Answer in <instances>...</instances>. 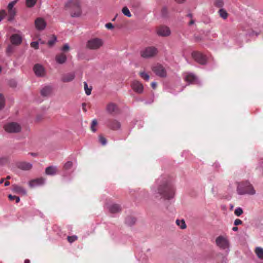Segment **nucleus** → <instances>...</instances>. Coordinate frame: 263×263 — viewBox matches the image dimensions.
<instances>
[{
    "label": "nucleus",
    "mask_w": 263,
    "mask_h": 263,
    "mask_svg": "<svg viewBox=\"0 0 263 263\" xmlns=\"http://www.w3.org/2000/svg\"><path fill=\"white\" fill-rule=\"evenodd\" d=\"M156 194L164 200H170L175 195V189L172 183L167 180H163L158 185Z\"/></svg>",
    "instance_id": "1"
},
{
    "label": "nucleus",
    "mask_w": 263,
    "mask_h": 263,
    "mask_svg": "<svg viewBox=\"0 0 263 263\" xmlns=\"http://www.w3.org/2000/svg\"><path fill=\"white\" fill-rule=\"evenodd\" d=\"M65 8L72 17H79L82 15V11L79 0L68 1L65 5Z\"/></svg>",
    "instance_id": "2"
},
{
    "label": "nucleus",
    "mask_w": 263,
    "mask_h": 263,
    "mask_svg": "<svg viewBox=\"0 0 263 263\" xmlns=\"http://www.w3.org/2000/svg\"><path fill=\"white\" fill-rule=\"evenodd\" d=\"M237 191L238 194L239 195H254L255 194V191L252 185L247 181L238 183Z\"/></svg>",
    "instance_id": "3"
},
{
    "label": "nucleus",
    "mask_w": 263,
    "mask_h": 263,
    "mask_svg": "<svg viewBox=\"0 0 263 263\" xmlns=\"http://www.w3.org/2000/svg\"><path fill=\"white\" fill-rule=\"evenodd\" d=\"M104 44V41L99 37H93L89 39L86 43V47L92 50L99 49Z\"/></svg>",
    "instance_id": "4"
},
{
    "label": "nucleus",
    "mask_w": 263,
    "mask_h": 263,
    "mask_svg": "<svg viewBox=\"0 0 263 263\" xmlns=\"http://www.w3.org/2000/svg\"><path fill=\"white\" fill-rule=\"evenodd\" d=\"M216 246L221 250H228L230 247V241L227 236L220 235L215 239Z\"/></svg>",
    "instance_id": "5"
},
{
    "label": "nucleus",
    "mask_w": 263,
    "mask_h": 263,
    "mask_svg": "<svg viewBox=\"0 0 263 263\" xmlns=\"http://www.w3.org/2000/svg\"><path fill=\"white\" fill-rule=\"evenodd\" d=\"M4 128L7 133L11 134L18 133L22 130L21 125L14 122H8L5 124Z\"/></svg>",
    "instance_id": "6"
},
{
    "label": "nucleus",
    "mask_w": 263,
    "mask_h": 263,
    "mask_svg": "<svg viewBox=\"0 0 263 263\" xmlns=\"http://www.w3.org/2000/svg\"><path fill=\"white\" fill-rule=\"evenodd\" d=\"M158 53V50L154 47H148L140 51V55L144 59L151 58Z\"/></svg>",
    "instance_id": "7"
},
{
    "label": "nucleus",
    "mask_w": 263,
    "mask_h": 263,
    "mask_svg": "<svg viewBox=\"0 0 263 263\" xmlns=\"http://www.w3.org/2000/svg\"><path fill=\"white\" fill-rule=\"evenodd\" d=\"M192 56L194 60L200 64L204 65L206 63L207 59L206 57L200 52H193Z\"/></svg>",
    "instance_id": "8"
},
{
    "label": "nucleus",
    "mask_w": 263,
    "mask_h": 263,
    "mask_svg": "<svg viewBox=\"0 0 263 263\" xmlns=\"http://www.w3.org/2000/svg\"><path fill=\"white\" fill-rule=\"evenodd\" d=\"M33 70L35 74L39 77H43L46 74L45 68L40 64H35L33 67Z\"/></svg>",
    "instance_id": "9"
},
{
    "label": "nucleus",
    "mask_w": 263,
    "mask_h": 263,
    "mask_svg": "<svg viewBox=\"0 0 263 263\" xmlns=\"http://www.w3.org/2000/svg\"><path fill=\"white\" fill-rule=\"evenodd\" d=\"M152 70L156 74L160 77L164 78L166 76V71L163 66L161 65L158 64L154 66Z\"/></svg>",
    "instance_id": "10"
},
{
    "label": "nucleus",
    "mask_w": 263,
    "mask_h": 263,
    "mask_svg": "<svg viewBox=\"0 0 263 263\" xmlns=\"http://www.w3.org/2000/svg\"><path fill=\"white\" fill-rule=\"evenodd\" d=\"M16 167L23 171H29L32 168L31 163L26 161H18L16 163Z\"/></svg>",
    "instance_id": "11"
},
{
    "label": "nucleus",
    "mask_w": 263,
    "mask_h": 263,
    "mask_svg": "<svg viewBox=\"0 0 263 263\" xmlns=\"http://www.w3.org/2000/svg\"><path fill=\"white\" fill-rule=\"evenodd\" d=\"M133 90L137 93H141L143 91V86L139 81L135 80L131 84Z\"/></svg>",
    "instance_id": "12"
},
{
    "label": "nucleus",
    "mask_w": 263,
    "mask_h": 263,
    "mask_svg": "<svg viewBox=\"0 0 263 263\" xmlns=\"http://www.w3.org/2000/svg\"><path fill=\"white\" fill-rule=\"evenodd\" d=\"M106 111L110 114H115L119 111L118 105L113 102H109L106 105Z\"/></svg>",
    "instance_id": "13"
},
{
    "label": "nucleus",
    "mask_w": 263,
    "mask_h": 263,
    "mask_svg": "<svg viewBox=\"0 0 263 263\" xmlns=\"http://www.w3.org/2000/svg\"><path fill=\"white\" fill-rule=\"evenodd\" d=\"M11 44L14 46H18L22 42V36L17 33L13 34L10 37Z\"/></svg>",
    "instance_id": "14"
},
{
    "label": "nucleus",
    "mask_w": 263,
    "mask_h": 263,
    "mask_svg": "<svg viewBox=\"0 0 263 263\" xmlns=\"http://www.w3.org/2000/svg\"><path fill=\"white\" fill-rule=\"evenodd\" d=\"M107 126L112 130H118L120 128V123L115 119L109 120L107 123Z\"/></svg>",
    "instance_id": "15"
},
{
    "label": "nucleus",
    "mask_w": 263,
    "mask_h": 263,
    "mask_svg": "<svg viewBox=\"0 0 263 263\" xmlns=\"http://www.w3.org/2000/svg\"><path fill=\"white\" fill-rule=\"evenodd\" d=\"M35 26L36 29L42 30L44 29L46 26L45 21L41 17H38L35 20Z\"/></svg>",
    "instance_id": "16"
},
{
    "label": "nucleus",
    "mask_w": 263,
    "mask_h": 263,
    "mask_svg": "<svg viewBox=\"0 0 263 263\" xmlns=\"http://www.w3.org/2000/svg\"><path fill=\"white\" fill-rule=\"evenodd\" d=\"M157 32L160 36H166L170 34L171 31L166 26H160L157 28Z\"/></svg>",
    "instance_id": "17"
},
{
    "label": "nucleus",
    "mask_w": 263,
    "mask_h": 263,
    "mask_svg": "<svg viewBox=\"0 0 263 263\" xmlns=\"http://www.w3.org/2000/svg\"><path fill=\"white\" fill-rule=\"evenodd\" d=\"M75 78V74L74 72H69L64 74L61 78V81L64 83H68L71 82Z\"/></svg>",
    "instance_id": "18"
},
{
    "label": "nucleus",
    "mask_w": 263,
    "mask_h": 263,
    "mask_svg": "<svg viewBox=\"0 0 263 263\" xmlns=\"http://www.w3.org/2000/svg\"><path fill=\"white\" fill-rule=\"evenodd\" d=\"M45 179L41 177L35 179L31 180L29 182V185L30 187H33L37 185H41L44 183Z\"/></svg>",
    "instance_id": "19"
},
{
    "label": "nucleus",
    "mask_w": 263,
    "mask_h": 263,
    "mask_svg": "<svg viewBox=\"0 0 263 263\" xmlns=\"http://www.w3.org/2000/svg\"><path fill=\"white\" fill-rule=\"evenodd\" d=\"M12 191L16 194H20L23 195L26 194V191L25 189L23 187L16 184H13L12 185Z\"/></svg>",
    "instance_id": "20"
},
{
    "label": "nucleus",
    "mask_w": 263,
    "mask_h": 263,
    "mask_svg": "<svg viewBox=\"0 0 263 263\" xmlns=\"http://www.w3.org/2000/svg\"><path fill=\"white\" fill-rule=\"evenodd\" d=\"M109 211L111 213H117L121 211V207L120 204H112L108 207Z\"/></svg>",
    "instance_id": "21"
},
{
    "label": "nucleus",
    "mask_w": 263,
    "mask_h": 263,
    "mask_svg": "<svg viewBox=\"0 0 263 263\" xmlns=\"http://www.w3.org/2000/svg\"><path fill=\"white\" fill-rule=\"evenodd\" d=\"M66 60L67 57L64 53L58 54L55 57L56 62L60 64H64L66 62Z\"/></svg>",
    "instance_id": "22"
},
{
    "label": "nucleus",
    "mask_w": 263,
    "mask_h": 263,
    "mask_svg": "<svg viewBox=\"0 0 263 263\" xmlns=\"http://www.w3.org/2000/svg\"><path fill=\"white\" fill-rule=\"evenodd\" d=\"M52 90L51 86H46L41 89V94L43 97H48L51 93Z\"/></svg>",
    "instance_id": "23"
},
{
    "label": "nucleus",
    "mask_w": 263,
    "mask_h": 263,
    "mask_svg": "<svg viewBox=\"0 0 263 263\" xmlns=\"http://www.w3.org/2000/svg\"><path fill=\"white\" fill-rule=\"evenodd\" d=\"M57 171V167L53 166L47 167L45 170V173L48 175H54Z\"/></svg>",
    "instance_id": "24"
},
{
    "label": "nucleus",
    "mask_w": 263,
    "mask_h": 263,
    "mask_svg": "<svg viewBox=\"0 0 263 263\" xmlns=\"http://www.w3.org/2000/svg\"><path fill=\"white\" fill-rule=\"evenodd\" d=\"M196 80V77L192 73L187 74L185 78L186 81L191 83L195 82Z\"/></svg>",
    "instance_id": "25"
},
{
    "label": "nucleus",
    "mask_w": 263,
    "mask_h": 263,
    "mask_svg": "<svg viewBox=\"0 0 263 263\" xmlns=\"http://www.w3.org/2000/svg\"><path fill=\"white\" fill-rule=\"evenodd\" d=\"M8 21L11 22L13 20L16 15L15 9H8Z\"/></svg>",
    "instance_id": "26"
},
{
    "label": "nucleus",
    "mask_w": 263,
    "mask_h": 263,
    "mask_svg": "<svg viewBox=\"0 0 263 263\" xmlns=\"http://www.w3.org/2000/svg\"><path fill=\"white\" fill-rule=\"evenodd\" d=\"M254 252L259 258L263 259V248L259 247H256Z\"/></svg>",
    "instance_id": "27"
},
{
    "label": "nucleus",
    "mask_w": 263,
    "mask_h": 263,
    "mask_svg": "<svg viewBox=\"0 0 263 263\" xmlns=\"http://www.w3.org/2000/svg\"><path fill=\"white\" fill-rule=\"evenodd\" d=\"M136 219L132 216H127L125 219V222L129 226H132L136 222Z\"/></svg>",
    "instance_id": "28"
},
{
    "label": "nucleus",
    "mask_w": 263,
    "mask_h": 263,
    "mask_svg": "<svg viewBox=\"0 0 263 263\" xmlns=\"http://www.w3.org/2000/svg\"><path fill=\"white\" fill-rule=\"evenodd\" d=\"M176 224L182 229H185L186 226L184 220H176Z\"/></svg>",
    "instance_id": "29"
},
{
    "label": "nucleus",
    "mask_w": 263,
    "mask_h": 263,
    "mask_svg": "<svg viewBox=\"0 0 263 263\" xmlns=\"http://www.w3.org/2000/svg\"><path fill=\"white\" fill-rule=\"evenodd\" d=\"M219 14L220 17L223 19H226L228 16V13L223 9H220L219 10Z\"/></svg>",
    "instance_id": "30"
},
{
    "label": "nucleus",
    "mask_w": 263,
    "mask_h": 263,
    "mask_svg": "<svg viewBox=\"0 0 263 263\" xmlns=\"http://www.w3.org/2000/svg\"><path fill=\"white\" fill-rule=\"evenodd\" d=\"M37 0H26V4L27 7L31 8L36 3Z\"/></svg>",
    "instance_id": "31"
},
{
    "label": "nucleus",
    "mask_w": 263,
    "mask_h": 263,
    "mask_svg": "<svg viewBox=\"0 0 263 263\" xmlns=\"http://www.w3.org/2000/svg\"><path fill=\"white\" fill-rule=\"evenodd\" d=\"M122 11L123 13L126 16L128 17H130L132 16V14L127 7H124L122 8Z\"/></svg>",
    "instance_id": "32"
},
{
    "label": "nucleus",
    "mask_w": 263,
    "mask_h": 263,
    "mask_svg": "<svg viewBox=\"0 0 263 263\" xmlns=\"http://www.w3.org/2000/svg\"><path fill=\"white\" fill-rule=\"evenodd\" d=\"M84 86L85 93L87 95H90L91 92V87H88L87 83L86 82H84Z\"/></svg>",
    "instance_id": "33"
},
{
    "label": "nucleus",
    "mask_w": 263,
    "mask_h": 263,
    "mask_svg": "<svg viewBox=\"0 0 263 263\" xmlns=\"http://www.w3.org/2000/svg\"><path fill=\"white\" fill-rule=\"evenodd\" d=\"M9 162V159L7 157H3L0 158V165H3L7 164Z\"/></svg>",
    "instance_id": "34"
},
{
    "label": "nucleus",
    "mask_w": 263,
    "mask_h": 263,
    "mask_svg": "<svg viewBox=\"0 0 263 263\" xmlns=\"http://www.w3.org/2000/svg\"><path fill=\"white\" fill-rule=\"evenodd\" d=\"M13 50H14L13 45L9 44L6 49V52L7 54L10 55L13 52Z\"/></svg>",
    "instance_id": "35"
},
{
    "label": "nucleus",
    "mask_w": 263,
    "mask_h": 263,
    "mask_svg": "<svg viewBox=\"0 0 263 263\" xmlns=\"http://www.w3.org/2000/svg\"><path fill=\"white\" fill-rule=\"evenodd\" d=\"M139 75L142 79H143L145 81H148L149 80V75L144 72H140Z\"/></svg>",
    "instance_id": "36"
},
{
    "label": "nucleus",
    "mask_w": 263,
    "mask_h": 263,
    "mask_svg": "<svg viewBox=\"0 0 263 263\" xmlns=\"http://www.w3.org/2000/svg\"><path fill=\"white\" fill-rule=\"evenodd\" d=\"M5 106V98L2 94H0V109L4 108Z\"/></svg>",
    "instance_id": "37"
},
{
    "label": "nucleus",
    "mask_w": 263,
    "mask_h": 263,
    "mask_svg": "<svg viewBox=\"0 0 263 263\" xmlns=\"http://www.w3.org/2000/svg\"><path fill=\"white\" fill-rule=\"evenodd\" d=\"M67 239L69 242L72 243L78 239V237L76 235H73L71 236H68Z\"/></svg>",
    "instance_id": "38"
},
{
    "label": "nucleus",
    "mask_w": 263,
    "mask_h": 263,
    "mask_svg": "<svg viewBox=\"0 0 263 263\" xmlns=\"http://www.w3.org/2000/svg\"><path fill=\"white\" fill-rule=\"evenodd\" d=\"M8 198L11 201H12L13 200H15V202L16 203H18L20 201V199L17 196H13V195H9L8 196Z\"/></svg>",
    "instance_id": "39"
},
{
    "label": "nucleus",
    "mask_w": 263,
    "mask_h": 263,
    "mask_svg": "<svg viewBox=\"0 0 263 263\" xmlns=\"http://www.w3.org/2000/svg\"><path fill=\"white\" fill-rule=\"evenodd\" d=\"M99 142L101 143L102 145H105L107 143L105 138L102 136V135L99 136Z\"/></svg>",
    "instance_id": "40"
},
{
    "label": "nucleus",
    "mask_w": 263,
    "mask_h": 263,
    "mask_svg": "<svg viewBox=\"0 0 263 263\" xmlns=\"http://www.w3.org/2000/svg\"><path fill=\"white\" fill-rule=\"evenodd\" d=\"M97 125V121L96 119L93 120L91 123V129L93 132H95L96 131V128L95 127Z\"/></svg>",
    "instance_id": "41"
},
{
    "label": "nucleus",
    "mask_w": 263,
    "mask_h": 263,
    "mask_svg": "<svg viewBox=\"0 0 263 263\" xmlns=\"http://www.w3.org/2000/svg\"><path fill=\"white\" fill-rule=\"evenodd\" d=\"M6 15L7 13L5 10H1L0 11V22L6 17Z\"/></svg>",
    "instance_id": "42"
},
{
    "label": "nucleus",
    "mask_w": 263,
    "mask_h": 263,
    "mask_svg": "<svg viewBox=\"0 0 263 263\" xmlns=\"http://www.w3.org/2000/svg\"><path fill=\"white\" fill-rule=\"evenodd\" d=\"M234 213L236 216H239L243 213L242 209L241 208H238L235 210Z\"/></svg>",
    "instance_id": "43"
},
{
    "label": "nucleus",
    "mask_w": 263,
    "mask_h": 263,
    "mask_svg": "<svg viewBox=\"0 0 263 263\" xmlns=\"http://www.w3.org/2000/svg\"><path fill=\"white\" fill-rule=\"evenodd\" d=\"M214 5L218 7H221L223 5V2L222 0H215Z\"/></svg>",
    "instance_id": "44"
},
{
    "label": "nucleus",
    "mask_w": 263,
    "mask_h": 263,
    "mask_svg": "<svg viewBox=\"0 0 263 263\" xmlns=\"http://www.w3.org/2000/svg\"><path fill=\"white\" fill-rule=\"evenodd\" d=\"M56 40H57V38H56V37H55V36H53V38H52L51 40H49V41H48V45L50 47H51V46H53V45L55 44V42H56Z\"/></svg>",
    "instance_id": "45"
},
{
    "label": "nucleus",
    "mask_w": 263,
    "mask_h": 263,
    "mask_svg": "<svg viewBox=\"0 0 263 263\" xmlns=\"http://www.w3.org/2000/svg\"><path fill=\"white\" fill-rule=\"evenodd\" d=\"M30 46L31 47L34 48L35 49H39V42H32L30 44Z\"/></svg>",
    "instance_id": "46"
},
{
    "label": "nucleus",
    "mask_w": 263,
    "mask_h": 263,
    "mask_svg": "<svg viewBox=\"0 0 263 263\" xmlns=\"http://www.w3.org/2000/svg\"><path fill=\"white\" fill-rule=\"evenodd\" d=\"M72 163L71 161H68L64 165V168L65 170H68L72 167Z\"/></svg>",
    "instance_id": "47"
},
{
    "label": "nucleus",
    "mask_w": 263,
    "mask_h": 263,
    "mask_svg": "<svg viewBox=\"0 0 263 263\" xmlns=\"http://www.w3.org/2000/svg\"><path fill=\"white\" fill-rule=\"evenodd\" d=\"M16 3V1H14L10 2L8 5V9H15L14 8H13V7Z\"/></svg>",
    "instance_id": "48"
},
{
    "label": "nucleus",
    "mask_w": 263,
    "mask_h": 263,
    "mask_svg": "<svg viewBox=\"0 0 263 263\" xmlns=\"http://www.w3.org/2000/svg\"><path fill=\"white\" fill-rule=\"evenodd\" d=\"M105 27L108 29H112L114 28V26L111 23H108L105 24Z\"/></svg>",
    "instance_id": "49"
},
{
    "label": "nucleus",
    "mask_w": 263,
    "mask_h": 263,
    "mask_svg": "<svg viewBox=\"0 0 263 263\" xmlns=\"http://www.w3.org/2000/svg\"><path fill=\"white\" fill-rule=\"evenodd\" d=\"M69 46H68V45L67 44H64L62 49V50L63 51H67L69 50Z\"/></svg>",
    "instance_id": "50"
},
{
    "label": "nucleus",
    "mask_w": 263,
    "mask_h": 263,
    "mask_svg": "<svg viewBox=\"0 0 263 263\" xmlns=\"http://www.w3.org/2000/svg\"><path fill=\"white\" fill-rule=\"evenodd\" d=\"M242 221L239 219H236L234 221V224L236 226L241 224L242 223Z\"/></svg>",
    "instance_id": "51"
},
{
    "label": "nucleus",
    "mask_w": 263,
    "mask_h": 263,
    "mask_svg": "<svg viewBox=\"0 0 263 263\" xmlns=\"http://www.w3.org/2000/svg\"><path fill=\"white\" fill-rule=\"evenodd\" d=\"M151 86L153 89H155L157 87V83L153 82L151 83Z\"/></svg>",
    "instance_id": "52"
},
{
    "label": "nucleus",
    "mask_w": 263,
    "mask_h": 263,
    "mask_svg": "<svg viewBox=\"0 0 263 263\" xmlns=\"http://www.w3.org/2000/svg\"><path fill=\"white\" fill-rule=\"evenodd\" d=\"M86 104L85 103H82V108L84 111L86 112L87 111L86 108Z\"/></svg>",
    "instance_id": "53"
},
{
    "label": "nucleus",
    "mask_w": 263,
    "mask_h": 263,
    "mask_svg": "<svg viewBox=\"0 0 263 263\" xmlns=\"http://www.w3.org/2000/svg\"><path fill=\"white\" fill-rule=\"evenodd\" d=\"M176 2L178 3H182L185 2L186 0H175Z\"/></svg>",
    "instance_id": "54"
},
{
    "label": "nucleus",
    "mask_w": 263,
    "mask_h": 263,
    "mask_svg": "<svg viewBox=\"0 0 263 263\" xmlns=\"http://www.w3.org/2000/svg\"><path fill=\"white\" fill-rule=\"evenodd\" d=\"M194 23H195V22H194V21L193 20H191L190 21V22H189V25H192L194 24Z\"/></svg>",
    "instance_id": "55"
},
{
    "label": "nucleus",
    "mask_w": 263,
    "mask_h": 263,
    "mask_svg": "<svg viewBox=\"0 0 263 263\" xmlns=\"http://www.w3.org/2000/svg\"><path fill=\"white\" fill-rule=\"evenodd\" d=\"M10 185V182L8 181H7L5 183V186H7Z\"/></svg>",
    "instance_id": "56"
},
{
    "label": "nucleus",
    "mask_w": 263,
    "mask_h": 263,
    "mask_svg": "<svg viewBox=\"0 0 263 263\" xmlns=\"http://www.w3.org/2000/svg\"><path fill=\"white\" fill-rule=\"evenodd\" d=\"M30 154L32 156H34V157H35L37 156V154L36 153H30Z\"/></svg>",
    "instance_id": "57"
},
{
    "label": "nucleus",
    "mask_w": 263,
    "mask_h": 263,
    "mask_svg": "<svg viewBox=\"0 0 263 263\" xmlns=\"http://www.w3.org/2000/svg\"><path fill=\"white\" fill-rule=\"evenodd\" d=\"M232 230L234 231H237L238 230V228L237 227H234L232 228Z\"/></svg>",
    "instance_id": "58"
},
{
    "label": "nucleus",
    "mask_w": 263,
    "mask_h": 263,
    "mask_svg": "<svg viewBox=\"0 0 263 263\" xmlns=\"http://www.w3.org/2000/svg\"><path fill=\"white\" fill-rule=\"evenodd\" d=\"M4 180H5L4 178H2L0 180V183H3L4 181Z\"/></svg>",
    "instance_id": "59"
},
{
    "label": "nucleus",
    "mask_w": 263,
    "mask_h": 263,
    "mask_svg": "<svg viewBox=\"0 0 263 263\" xmlns=\"http://www.w3.org/2000/svg\"><path fill=\"white\" fill-rule=\"evenodd\" d=\"M25 263H30V260L29 259H26L25 260Z\"/></svg>",
    "instance_id": "60"
},
{
    "label": "nucleus",
    "mask_w": 263,
    "mask_h": 263,
    "mask_svg": "<svg viewBox=\"0 0 263 263\" xmlns=\"http://www.w3.org/2000/svg\"><path fill=\"white\" fill-rule=\"evenodd\" d=\"M187 16L192 18V14H189L187 15Z\"/></svg>",
    "instance_id": "61"
},
{
    "label": "nucleus",
    "mask_w": 263,
    "mask_h": 263,
    "mask_svg": "<svg viewBox=\"0 0 263 263\" xmlns=\"http://www.w3.org/2000/svg\"><path fill=\"white\" fill-rule=\"evenodd\" d=\"M7 180H9L10 179V176H8L6 178Z\"/></svg>",
    "instance_id": "62"
},
{
    "label": "nucleus",
    "mask_w": 263,
    "mask_h": 263,
    "mask_svg": "<svg viewBox=\"0 0 263 263\" xmlns=\"http://www.w3.org/2000/svg\"><path fill=\"white\" fill-rule=\"evenodd\" d=\"M41 118H42V117H40V116H38V117H37V120H41Z\"/></svg>",
    "instance_id": "63"
},
{
    "label": "nucleus",
    "mask_w": 263,
    "mask_h": 263,
    "mask_svg": "<svg viewBox=\"0 0 263 263\" xmlns=\"http://www.w3.org/2000/svg\"><path fill=\"white\" fill-rule=\"evenodd\" d=\"M166 10V8H163L162 10L163 12L165 11Z\"/></svg>",
    "instance_id": "64"
}]
</instances>
